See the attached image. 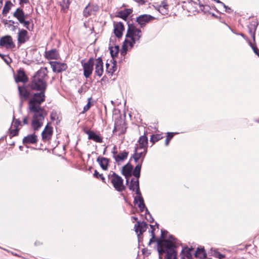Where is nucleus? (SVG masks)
Masks as SVG:
<instances>
[{
  "instance_id": "obj_27",
  "label": "nucleus",
  "mask_w": 259,
  "mask_h": 259,
  "mask_svg": "<svg viewBox=\"0 0 259 259\" xmlns=\"http://www.w3.org/2000/svg\"><path fill=\"white\" fill-rule=\"evenodd\" d=\"M97 161L103 170H106L108 168L109 160L105 157H99Z\"/></svg>"
},
{
  "instance_id": "obj_7",
  "label": "nucleus",
  "mask_w": 259,
  "mask_h": 259,
  "mask_svg": "<svg viewBox=\"0 0 259 259\" xmlns=\"http://www.w3.org/2000/svg\"><path fill=\"white\" fill-rule=\"evenodd\" d=\"M0 46L7 49H12L15 47L12 37L10 35H6L1 38Z\"/></svg>"
},
{
  "instance_id": "obj_51",
  "label": "nucleus",
  "mask_w": 259,
  "mask_h": 259,
  "mask_svg": "<svg viewBox=\"0 0 259 259\" xmlns=\"http://www.w3.org/2000/svg\"><path fill=\"white\" fill-rule=\"evenodd\" d=\"M217 3L220 4L223 7H226V5L219 0H215Z\"/></svg>"
},
{
  "instance_id": "obj_12",
  "label": "nucleus",
  "mask_w": 259,
  "mask_h": 259,
  "mask_svg": "<svg viewBox=\"0 0 259 259\" xmlns=\"http://www.w3.org/2000/svg\"><path fill=\"white\" fill-rule=\"evenodd\" d=\"M153 19L154 17L153 16L150 15L144 14L137 17V22L141 27H143Z\"/></svg>"
},
{
  "instance_id": "obj_17",
  "label": "nucleus",
  "mask_w": 259,
  "mask_h": 259,
  "mask_svg": "<svg viewBox=\"0 0 259 259\" xmlns=\"http://www.w3.org/2000/svg\"><path fill=\"white\" fill-rule=\"evenodd\" d=\"M124 30V25L121 22H117L114 25V32L115 35L120 37L122 35L123 31Z\"/></svg>"
},
{
  "instance_id": "obj_41",
  "label": "nucleus",
  "mask_w": 259,
  "mask_h": 259,
  "mask_svg": "<svg viewBox=\"0 0 259 259\" xmlns=\"http://www.w3.org/2000/svg\"><path fill=\"white\" fill-rule=\"evenodd\" d=\"M213 255L219 258V259H223L225 257V255L220 253L219 252L215 250H214Z\"/></svg>"
},
{
  "instance_id": "obj_2",
  "label": "nucleus",
  "mask_w": 259,
  "mask_h": 259,
  "mask_svg": "<svg viewBox=\"0 0 259 259\" xmlns=\"http://www.w3.org/2000/svg\"><path fill=\"white\" fill-rule=\"evenodd\" d=\"M162 240L158 241V251L159 258L163 253H165V259H176L177 253L176 248L179 244L178 240L172 236L169 235L168 238L166 239L162 232Z\"/></svg>"
},
{
  "instance_id": "obj_45",
  "label": "nucleus",
  "mask_w": 259,
  "mask_h": 259,
  "mask_svg": "<svg viewBox=\"0 0 259 259\" xmlns=\"http://www.w3.org/2000/svg\"><path fill=\"white\" fill-rule=\"evenodd\" d=\"M20 23L23 24L24 27H25L27 28H28V25L29 24V22L28 21H25V19H23V22Z\"/></svg>"
},
{
  "instance_id": "obj_23",
  "label": "nucleus",
  "mask_w": 259,
  "mask_h": 259,
  "mask_svg": "<svg viewBox=\"0 0 259 259\" xmlns=\"http://www.w3.org/2000/svg\"><path fill=\"white\" fill-rule=\"evenodd\" d=\"M89 139L92 140L98 143H102L103 142V138L100 135L96 134L93 131H88L87 132Z\"/></svg>"
},
{
  "instance_id": "obj_32",
  "label": "nucleus",
  "mask_w": 259,
  "mask_h": 259,
  "mask_svg": "<svg viewBox=\"0 0 259 259\" xmlns=\"http://www.w3.org/2000/svg\"><path fill=\"white\" fill-rule=\"evenodd\" d=\"M167 9L168 5L165 2H162L161 4L157 7V10L163 15L167 13Z\"/></svg>"
},
{
  "instance_id": "obj_43",
  "label": "nucleus",
  "mask_w": 259,
  "mask_h": 259,
  "mask_svg": "<svg viewBox=\"0 0 259 259\" xmlns=\"http://www.w3.org/2000/svg\"><path fill=\"white\" fill-rule=\"evenodd\" d=\"M21 124V122H20V121L18 120H15L14 122H13V124L12 125V126L14 127V128H18V126Z\"/></svg>"
},
{
  "instance_id": "obj_58",
  "label": "nucleus",
  "mask_w": 259,
  "mask_h": 259,
  "mask_svg": "<svg viewBox=\"0 0 259 259\" xmlns=\"http://www.w3.org/2000/svg\"><path fill=\"white\" fill-rule=\"evenodd\" d=\"M5 56L4 57H3V58L4 59V60H5V61L6 63H8V61L7 60V59H5Z\"/></svg>"
},
{
  "instance_id": "obj_60",
  "label": "nucleus",
  "mask_w": 259,
  "mask_h": 259,
  "mask_svg": "<svg viewBox=\"0 0 259 259\" xmlns=\"http://www.w3.org/2000/svg\"><path fill=\"white\" fill-rule=\"evenodd\" d=\"M133 219H134L135 220H137V218H136V217H133Z\"/></svg>"
},
{
  "instance_id": "obj_26",
  "label": "nucleus",
  "mask_w": 259,
  "mask_h": 259,
  "mask_svg": "<svg viewBox=\"0 0 259 259\" xmlns=\"http://www.w3.org/2000/svg\"><path fill=\"white\" fill-rule=\"evenodd\" d=\"M148 138L146 136L144 135L140 137L138 141V144L136 147L147 149Z\"/></svg>"
},
{
  "instance_id": "obj_48",
  "label": "nucleus",
  "mask_w": 259,
  "mask_h": 259,
  "mask_svg": "<svg viewBox=\"0 0 259 259\" xmlns=\"http://www.w3.org/2000/svg\"><path fill=\"white\" fill-rule=\"evenodd\" d=\"M224 8L225 9V11L226 12L230 13L232 12L231 8L228 7L227 6H226V7H224Z\"/></svg>"
},
{
  "instance_id": "obj_37",
  "label": "nucleus",
  "mask_w": 259,
  "mask_h": 259,
  "mask_svg": "<svg viewBox=\"0 0 259 259\" xmlns=\"http://www.w3.org/2000/svg\"><path fill=\"white\" fill-rule=\"evenodd\" d=\"M71 0H63L62 2L61 3V6L62 7V9L65 11L69 7V5L71 2Z\"/></svg>"
},
{
  "instance_id": "obj_54",
  "label": "nucleus",
  "mask_w": 259,
  "mask_h": 259,
  "mask_svg": "<svg viewBox=\"0 0 259 259\" xmlns=\"http://www.w3.org/2000/svg\"><path fill=\"white\" fill-rule=\"evenodd\" d=\"M99 177L101 178V179L104 182L105 181V178H104V177L102 175H99Z\"/></svg>"
},
{
  "instance_id": "obj_20",
  "label": "nucleus",
  "mask_w": 259,
  "mask_h": 259,
  "mask_svg": "<svg viewBox=\"0 0 259 259\" xmlns=\"http://www.w3.org/2000/svg\"><path fill=\"white\" fill-rule=\"evenodd\" d=\"M37 141V138L35 134L29 135L25 137L23 139V142L24 144H35Z\"/></svg>"
},
{
  "instance_id": "obj_25",
  "label": "nucleus",
  "mask_w": 259,
  "mask_h": 259,
  "mask_svg": "<svg viewBox=\"0 0 259 259\" xmlns=\"http://www.w3.org/2000/svg\"><path fill=\"white\" fill-rule=\"evenodd\" d=\"M134 201L136 204H137L141 211H143L145 208V205L144 202V200L141 196V194L137 195V196L135 197Z\"/></svg>"
},
{
  "instance_id": "obj_55",
  "label": "nucleus",
  "mask_w": 259,
  "mask_h": 259,
  "mask_svg": "<svg viewBox=\"0 0 259 259\" xmlns=\"http://www.w3.org/2000/svg\"><path fill=\"white\" fill-rule=\"evenodd\" d=\"M152 238L151 239L150 241V243H151L152 241V239L154 238V234L153 233V231H152Z\"/></svg>"
},
{
  "instance_id": "obj_9",
  "label": "nucleus",
  "mask_w": 259,
  "mask_h": 259,
  "mask_svg": "<svg viewBox=\"0 0 259 259\" xmlns=\"http://www.w3.org/2000/svg\"><path fill=\"white\" fill-rule=\"evenodd\" d=\"M95 66V74L99 77H101L103 73V62L101 58H98L94 61V64Z\"/></svg>"
},
{
  "instance_id": "obj_39",
  "label": "nucleus",
  "mask_w": 259,
  "mask_h": 259,
  "mask_svg": "<svg viewBox=\"0 0 259 259\" xmlns=\"http://www.w3.org/2000/svg\"><path fill=\"white\" fill-rule=\"evenodd\" d=\"M161 138L160 135H152L150 139V141L152 142L153 143H155L156 142L158 141L159 140H160Z\"/></svg>"
},
{
  "instance_id": "obj_18",
  "label": "nucleus",
  "mask_w": 259,
  "mask_h": 259,
  "mask_svg": "<svg viewBox=\"0 0 259 259\" xmlns=\"http://www.w3.org/2000/svg\"><path fill=\"white\" fill-rule=\"evenodd\" d=\"M146 224L145 222H138L137 224L135 225V231L138 236L142 234L146 230Z\"/></svg>"
},
{
  "instance_id": "obj_56",
  "label": "nucleus",
  "mask_w": 259,
  "mask_h": 259,
  "mask_svg": "<svg viewBox=\"0 0 259 259\" xmlns=\"http://www.w3.org/2000/svg\"><path fill=\"white\" fill-rule=\"evenodd\" d=\"M115 71L114 67H113V70L112 71H108L109 73H113Z\"/></svg>"
},
{
  "instance_id": "obj_34",
  "label": "nucleus",
  "mask_w": 259,
  "mask_h": 259,
  "mask_svg": "<svg viewBox=\"0 0 259 259\" xmlns=\"http://www.w3.org/2000/svg\"><path fill=\"white\" fill-rule=\"evenodd\" d=\"M110 52L111 55L112 57L116 56L118 51H119V47L117 46H115L114 47H111L109 48Z\"/></svg>"
},
{
  "instance_id": "obj_61",
  "label": "nucleus",
  "mask_w": 259,
  "mask_h": 259,
  "mask_svg": "<svg viewBox=\"0 0 259 259\" xmlns=\"http://www.w3.org/2000/svg\"><path fill=\"white\" fill-rule=\"evenodd\" d=\"M108 66H109V64L108 63L106 64V66H107V68H108Z\"/></svg>"
},
{
  "instance_id": "obj_47",
  "label": "nucleus",
  "mask_w": 259,
  "mask_h": 259,
  "mask_svg": "<svg viewBox=\"0 0 259 259\" xmlns=\"http://www.w3.org/2000/svg\"><path fill=\"white\" fill-rule=\"evenodd\" d=\"M112 154L113 155V157L115 156V155H116V154H118L117 153V151H116V147L115 146H114L113 147V150L112 151Z\"/></svg>"
},
{
  "instance_id": "obj_1",
  "label": "nucleus",
  "mask_w": 259,
  "mask_h": 259,
  "mask_svg": "<svg viewBox=\"0 0 259 259\" xmlns=\"http://www.w3.org/2000/svg\"><path fill=\"white\" fill-rule=\"evenodd\" d=\"M45 93H36L29 102V109L33 113L31 127L35 131H38L42 126L45 117L47 116V112L40 107L41 103L45 101Z\"/></svg>"
},
{
  "instance_id": "obj_38",
  "label": "nucleus",
  "mask_w": 259,
  "mask_h": 259,
  "mask_svg": "<svg viewBox=\"0 0 259 259\" xmlns=\"http://www.w3.org/2000/svg\"><path fill=\"white\" fill-rule=\"evenodd\" d=\"M248 42H249L250 46L251 47L252 49L253 50L254 53L256 55H257L259 57V50L258 49V48L256 47L253 46L250 40H248Z\"/></svg>"
},
{
  "instance_id": "obj_3",
  "label": "nucleus",
  "mask_w": 259,
  "mask_h": 259,
  "mask_svg": "<svg viewBox=\"0 0 259 259\" xmlns=\"http://www.w3.org/2000/svg\"><path fill=\"white\" fill-rule=\"evenodd\" d=\"M142 35V31L134 25H128L125 39L120 53L122 56L126 54L128 49H131L136 41H139Z\"/></svg>"
},
{
  "instance_id": "obj_33",
  "label": "nucleus",
  "mask_w": 259,
  "mask_h": 259,
  "mask_svg": "<svg viewBox=\"0 0 259 259\" xmlns=\"http://www.w3.org/2000/svg\"><path fill=\"white\" fill-rule=\"evenodd\" d=\"M131 13V10L126 9L124 11H121L119 13V15L121 18H122L123 19H125Z\"/></svg>"
},
{
  "instance_id": "obj_8",
  "label": "nucleus",
  "mask_w": 259,
  "mask_h": 259,
  "mask_svg": "<svg viewBox=\"0 0 259 259\" xmlns=\"http://www.w3.org/2000/svg\"><path fill=\"white\" fill-rule=\"evenodd\" d=\"M94 64V60L92 58L83 64V74L86 78H88L92 73Z\"/></svg>"
},
{
  "instance_id": "obj_24",
  "label": "nucleus",
  "mask_w": 259,
  "mask_h": 259,
  "mask_svg": "<svg viewBox=\"0 0 259 259\" xmlns=\"http://www.w3.org/2000/svg\"><path fill=\"white\" fill-rule=\"evenodd\" d=\"M130 189L133 191H136V194L137 195H139L140 194L139 181L137 179L132 180L130 185Z\"/></svg>"
},
{
  "instance_id": "obj_40",
  "label": "nucleus",
  "mask_w": 259,
  "mask_h": 259,
  "mask_svg": "<svg viewBox=\"0 0 259 259\" xmlns=\"http://www.w3.org/2000/svg\"><path fill=\"white\" fill-rule=\"evenodd\" d=\"M19 129L16 128H14V129L12 128V127L11 129H10V133L11 136H17L18 134Z\"/></svg>"
},
{
  "instance_id": "obj_16",
  "label": "nucleus",
  "mask_w": 259,
  "mask_h": 259,
  "mask_svg": "<svg viewBox=\"0 0 259 259\" xmlns=\"http://www.w3.org/2000/svg\"><path fill=\"white\" fill-rule=\"evenodd\" d=\"M28 32L24 29H20L18 33V42L19 44H24L28 39Z\"/></svg>"
},
{
  "instance_id": "obj_21",
  "label": "nucleus",
  "mask_w": 259,
  "mask_h": 259,
  "mask_svg": "<svg viewBox=\"0 0 259 259\" xmlns=\"http://www.w3.org/2000/svg\"><path fill=\"white\" fill-rule=\"evenodd\" d=\"M133 168L132 165L129 163L122 167V173L126 179L132 176Z\"/></svg>"
},
{
  "instance_id": "obj_28",
  "label": "nucleus",
  "mask_w": 259,
  "mask_h": 259,
  "mask_svg": "<svg viewBox=\"0 0 259 259\" xmlns=\"http://www.w3.org/2000/svg\"><path fill=\"white\" fill-rule=\"evenodd\" d=\"M192 248H185L182 251L181 259H192Z\"/></svg>"
},
{
  "instance_id": "obj_6",
  "label": "nucleus",
  "mask_w": 259,
  "mask_h": 259,
  "mask_svg": "<svg viewBox=\"0 0 259 259\" xmlns=\"http://www.w3.org/2000/svg\"><path fill=\"white\" fill-rule=\"evenodd\" d=\"M126 127L124 122L121 119H116L115 121L114 128L113 131L114 133H116L120 135L124 134L126 131Z\"/></svg>"
},
{
  "instance_id": "obj_35",
  "label": "nucleus",
  "mask_w": 259,
  "mask_h": 259,
  "mask_svg": "<svg viewBox=\"0 0 259 259\" xmlns=\"http://www.w3.org/2000/svg\"><path fill=\"white\" fill-rule=\"evenodd\" d=\"M141 165L138 164L135 168L134 169L133 174L136 178V179H138L140 176V171H141Z\"/></svg>"
},
{
  "instance_id": "obj_19",
  "label": "nucleus",
  "mask_w": 259,
  "mask_h": 259,
  "mask_svg": "<svg viewBox=\"0 0 259 259\" xmlns=\"http://www.w3.org/2000/svg\"><path fill=\"white\" fill-rule=\"evenodd\" d=\"M45 57L48 60L58 59L59 58V54L56 49H52L51 50L46 51L45 52Z\"/></svg>"
},
{
  "instance_id": "obj_13",
  "label": "nucleus",
  "mask_w": 259,
  "mask_h": 259,
  "mask_svg": "<svg viewBox=\"0 0 259 259\" xmlns=\"http://www.w3.org/2000/svg\"><path fill=\"white\" fill-rule=\"evenodd\" d=\"M99 10V7L97 5L89 4L83 10V15L85 17H88L92 14H94L96 12Z\"/></svg>"
},
{
  "instance_id": "obj_53",
  "label": "nucleus",
  "mask_w": 259,
  "mask_h": 259,
  "mask_svg": "<svg viewBox=\"0 0 259 259\" xmlns=\"http://www.w3.org/2000/svg\"><path fill=\"white\" fill-rule=\"evenodd\" d=\"M138 2L140 3L141 4H144L146 0H137Z\"/></svg>"
},
{
  "instance_id": "obj_30",
  "label": "nucleus",
  "mask_w": 259,
  "mask_h": 259,
  "mask_svg": "<svg viewBox=\"0 0 259 259\" xmlns=\"http://www.w3.org/2000/svg\"><path fill=\"white\" fill-rule=\"evenodd\" d=\"M27 80L26 75L24 72L19 71L18 72L17 75L15 77L16 82H25Z\"/></svg>"
},
{
  "instance_id": "obj_50",
  "label": "nucleus",
  "mask_w": 259,
  "mask_h": 259,
  "mask_svg": "<svg viewBox=\"0 0 259 259\" xmlns=\"http://www.w3.org/2000/svg\"><path fill=\"white\" fill-rule=\"evenodd\" d=\"M23 122L24 124H26L28 123V118L27 117H25V118H24V119L23 120Z\"/></svg>"
},
{
  "instance_id": "obj_22",
  "label": "nucleus",
  "mask_w": 259,
  "mask_h": 259,
  "mask_svg": "<svg viewBox=\"0 0 259 259\" xmlns=\"http://www.w3.org/2000/svg\"><path fill=\"white\" fill-rule=\"evenodd\" d=\"M18 90L20 99L22 101L27 99L29 96V92L27 91L26 89L24 87H18Z\"/></svg>"
},
{
  "instance_id": "obj_31",
  "label": "nucleus",
  "mask_w": 259,
  "mask_h": 259,
  "mask_svg": "<svg viewBox=\"0 0 259 259\" xmlns=\"http://www.w3.org/2000/svg\"><path fill=\"white\" fill-rule=\"evenodd\" d=\"M206 253L203 248H198L195 251V256L196 257L203 259L206 257Z\"/></svg>"
},
{
  "instance_id": "obj_15",
  "label": "nucleus",
  "mask_w": 259,
  "mask_h": 259,
  "mask_svg": "<svg viewBox=\"0 0 259 259\" xmlns=\"http://www.w3.org/2000/svg\"><path fill=\"white\" fill-rule=\"evenodd\" d=\"M128 155V152L127 151H123L115 155L114 158L118 164H120L127 158Z\"/></svg>"
},
{
  "instance_id": "obj_59",
  "label": "nucleus",
  "mask_w": 259,
  "mask_h": 259,
  "mask_svg": "<svg viewBox=\"0 0 259 259\" xmlns=\"http://www.w3.org/2000/svg\"><path fill=\"white\" fill-rule=\"evenodd\" d=\"M0 57H1L2 58H3V57H5V56H4V55H2V54H1L0 53Z\"/></svg>"
},
{
  "instance_id": "obj_10",
  "label": "nucleus",
  "mask_w": 259,
  "mask_h": 259,
  "mask_svg": "<svg viewBox=\"0 0 259 259\" xmlns=\"http://www.w3.org/2000/svg\"><path fill=\"white\" fill-rule=\"evenodd\" d=\"M135 152L133 158L135 162H137L140 158H142V161L147 152V149L136 147L135 148Z\"/></svg>"
},
{
  "instance_id": "obj_42",
  "label": "nucleus",
  "mask_w": 259,
  "mask_h": 259,
  "mask_svg": "<svg viewBox=\"0 0 259 259\" xmlns=\"http://www.w3.org/2000/svg\"><path fill=\"white\" fill-rule=\"evenodd\" d=\"M15 3H18L20 5H24V4H26L28 0H14Z\"/></svg>"
},
{
  "instance_id": "obj_36",
  "label": "nucleus",
  "mask_w": 259,
  "mask_h": 259,
  "mask_svg": "<svg viewBox=\"0 0 259 259\" xmlns=\"http://www.w3.org/2000/svg\"><path fill=\"white\" fill-rule=\"evenodd\" d=\"M12 4L10 1L6 2L5 5L4 7L3 13L4 14H7L11 9Z\"/></svg>"
},
{
  "instance_id": "obj_49",
  "label": "nucleus",
  "mask_w": 259,
  "mask_h": 259,
  "mask_svg": "<svg viewBox=\"0 0 259 259\" xmlns=\"http://www.w3.org/2000/svg\"><path fill=\"white\" fill-rule=\"evenodd\" d=\"M100 175V174H99V172L96 170H95V172L94 174V177H95L97 178H98L99 177Z\"/></svg>"
},
{
  "instance_id": "obj_46",
  "label": "nucleus",
  "mask_w": 259,
  "mask_h": 259,
  "mask_svg": "<svg viewBox=\"0 0 259 259\" xmlns=\"http://www.w3.org/2000/svg\"><path fill=\"white\" fill-rule=\"evenodd\" d=\"M170 136V134L167 135L166 139L165 140V145L167 146L169 144V142L170 141V140L169 139V137Z\"/></svg>"
},
{
  "instance_id": "obj_14",
  "label": "nucleus",
  "mask_w": 259,
  "mask_h": 259,
  "mask_svg": "<svg viewBox=\"0 0 259 259\" xmlns=\"http://www.w3.org/2000/svg\"><path fill=\"white\" fill-rule=\"evenodd\" d=\"M53 133L52 127L48 124L41 133L43 141H47L50 140Z\"/></svg>"
},
{
  "instance_id": "obj_44",
  "label": "nucleus",
  "mask_w": 259,
  "mask_h": 259,
  "mask_svg": "<svg viewBox=\"0 0 259 259\" xmlns=\"http://www.w3.org/2000/svg\"><path fill=\"white\" fill-rule=\"evenodd\" d=\"M91 102L89 101L88 104L83 107V113L87 112L91 107Z\"/></svg>"
},
{
  "instance_id": "obj_29",
  "label": "nucleus",
  "mask_w": 259,
  "mask_h": 259,
  "mask_svg": "<svg viewBox=\"0 0 259 259\" xmlns=\"http://www.w3.org/2000/svg\"><path fill=\"white\" fill-rule=\"evenodd\" d=\"M14 16L16 17L20 22H23V19H25V16L22 10L17 9L16 11L14 13Z\"/></svg>"
},
{
  "instance_id": "obj_5",
  "label": "nucleus",
  "mask_w": 259,
  "mask_h": 259,
  "mask_svg": "<svg viewBox=\"0 0 259 259\" xmlns=\"http://www.w3.org/2000/svg\"><path fill=\"white\" fill-rule=\"evenodd\" d=\"M111 182L114 188L118 191H122L124 189L123 179L118 175L113 173L111 176Z\"/></svg>"
},
{
  "instance_id": "obj_11",
  "label": "nucleus",
  "mask_w": 259,
  "mask_h": 259,
  "mask_svg": "<svg viewBox=\"0 0 259 259\" xmlns=\"http://www.w3.org/2000/svg\"><path fill=\"white\" fill-rule=\"evenodd\" d=\"M50 65L53 70L56 72H61L67 69V65L64 63H60L56 61L50 62Z\"/></svg>"
},
{
  "instance_id": "obj_4",
  "label": "nucleus",
  "mask_w": 259,
  "mask_h": 259,
  "mask_svg": "<svg viewBox=\"0 0 259 259\" xmlns=\"http://www.w3.org/2000/svg\"><path fill=\"white\" fill-rule=\"evenodd\" d=\"M46 73L44 70H38L33 76L31 83V88L35 90L41 91L44 93L46 89Z\"/></svg>"
},
{
  "instance_id": "obj_52",
  "label": "nucleus",
  "mask_w": 259,
  "mask_h": 259,
  "mask_svg": "<svg viewBox=\"0 0 259 259\" xmlns=\"http://www.w3.org/2000/svg\"><path fill=\"white\" fill-rule=\"evenodd\" d=\"M168 134H170V136L169 137V139L170 140V139L172 138V137H173V136L174 135V133H168L167 134V135H168Z\"/></svg>"
},
{
  "instance_id": "obj_57",
  "label": "nucleus",
  "mask_w": 259,
  "mask_h": 259,
  "mask_svg": "<svg viewBox=\"0 0 259 259\" xmlns=\"http://www.w3.org/2000/svg\"><path fill=\"white\" fill-rule=\"evenodd\" d=\"M3 4V0H0V8L2 7Z\"/></svg>"
}]
</instances>
